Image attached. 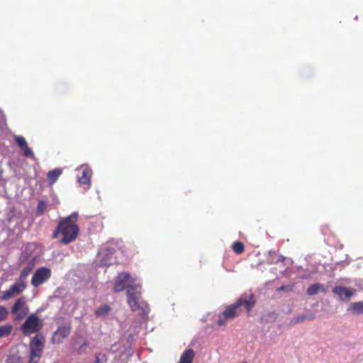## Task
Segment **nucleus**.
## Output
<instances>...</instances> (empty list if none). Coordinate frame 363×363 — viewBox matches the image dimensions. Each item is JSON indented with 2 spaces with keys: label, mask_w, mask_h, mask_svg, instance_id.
<instances>
[{
  "label": "nucleus",
  "mask_w": 363,
  "mask_h": 363,
  "mask_svg": "<svg viewBox=\"0 0 363 363\" xmlns=\"http://www.w3.org/2000/svg\"><path fill=\"white\" fill-rule=\"evenodd\" d=\"M133 281L130 279V274L126 272L119 273L115 279L113 291L115 292L122 291L127 288L128 303L132 311H138L142 306L140 301V286L133 284Z\"/></svg>",
  "instance_id": "1"
},
{
  "label": "nucleus",
  "mask_w": 363,
  "mask_h": 363,
  "mask_svg": "<svg viewBox=\"0 0 363 363\" xmlns=\"http://www.w3.org/2000/svg\"><path fill=\"white\" fill-rule=\"evenodd\" d=\"M255 303V299L252 294H242L236 303L228 306L222 313L219 314L217 324L219 326L225 325L228 320L233 319L241 313L240 306H245L249 311Z\"/></svg>",
  "instance_id": "2"
},
{
  "label": "nucleus",
  "mask_w": 363,
  "mask_h": 363,
  "mask_svg": "<svg viewBox=\"0 0 363 363\" xmlns=\"http://www.w3.org/2000/svg\"><path fill=\"white\" fill-rule=\"evenodd\" d=\"M77 218L78 214L75 212L65 218L58 223L52 237L57 238L59 235H61L62 238L60 242L65 245L73 242L79 233V228L75 223Z\"/></svg>",
  "instance_id": "3"
},
{
  "label": "nucleus",
  "mask_w": 363,
  "mask_h": 363,
  "mask_svg": "<svg viewBox=\"0 0 363 363\" xmlns=\"http://www.w3.org/2000/svg\"><path fill=\"white\" fill-rule=\"evenodd\" d=\"M45 337L42 334H37L30 342V357L28 363H38L42 356Z\"/></svg>",
  "instance_id": "4"
},
{
  "label": "nucleus",
  "mask_w": 363,
  "mask_h": 363,
  "mask_svg": "<svg viewBox=\"0 0 363 363\" xmlns=\"http://www.w3.org/2000/svg\"><path fill=\"white\" fill-rule=\"evenodd\" d=\"M43 328V321L35 314L30 315L21 327V331L26 335L37 333Z\"/></svg>",
  "instance_id": "5"
},
{
  "label": "nucleus",
  "mask_w": 363,
  "mask_h": 363,
  "mask_svg": "<svg viewBox=\"0 0 363 363\" xmlns=\"http://www.w3.org/2000/svg\"><path fill=\"white\" fill-rule=\"evenodd\" d=\"M27 298L25 296L18 298L11 308V313L15 315L16 319H23L29 312L27 306Z\"/></svg>",
  "instance_id": "6"
},
{
  "label": "nucleus",
  "mask_w": 363,
  "mask_h": 363,
  "mask_svg": "<svg viewBox=\"0 0 363 363\" xmlns=\"http://www.w3.org/2000/svg\"><path fill=\"white\" fill-rule=\"evenodd\" d=\"M70 343L73 352L77 354H85L89 347L88 340L81 335H74Z\"/></svg>",
  "instance_id": "7"
},
{
  "label": "nucleus",
  "mask_w": 363,
  "mask_h": 363,
  "mask_svg": "<svg viewBox=\"0 0 363 363\" xmlns=\"http://www.w3.org/2000/svg\"><path fill=\"white\" fill-rule=\"evenodd\" d=\"M26 288V281H16L8 290L0 291V299L9 300L20 294Z\"/></svg>",
  "instance_id": "8"
},
{
  "label": "nucleus",
  "mask_w": 363,
  "mask_h": 363,
  "mask_svg": "<svg viewBox=\"0 0 363 363\" xmlns=\"http://www.w3.org/2000/svg\"><path fill=\"white\" fill-rule=\"evenodd\" d=\"M51 276V271L46 267H41L38 269L33 275L31 284L34 286H38L45 281H47Z\"/></svg>",
  "instance_id": "9"
},
{
  "label": "nucleus",
  "mask_w": 363,
  "mask_h": 363,
  "mask_svg": "<svg viewBox=\"0 0 363 363\" xmlns=\"http://www.w3.org/2000/svg\"><path fill=\"white\" fill-rule=\"evenodd\" d=\"M114 254V248L106 247L101 249L99 252V259H100L101 264L103 266H110L114 263L116 258Z\"/></svg>",
  "instance_id": "10"
},
{
  "label": "nucleus",
  "mask_w": 363,
  "mask_h": 363,
  "mask_svg": "<svg viewBox=\"0 0 363 363\" xmlns=\"http://www.w3.org/2000/svg\"><path fill=\"white\" fill-rule=\"evenodd\" d=\"M332 291L337 295L340 300L348 301L355 294L356 289L350 287L336 286L333 288Z\"/></svg>",
  "instance_id": "11"
},
{
  "label": "nucleus",
  "mask_w": 363,
  "mask_h": 363,
  "mask_svg": "<svg viewBox=\"0 0 363 363\" xmlns=\"http://www.w3.org/2000/svg\"><path fill=\"white\" fill-rule=\"evenodd\" d=\"M70 332L71 328L69 325L60 326L52 335V342L53 344L62 342L63 340L69 335Z\"/></svg>",
  "instance_id": "12"
},
{
  "label": "nucleus",
  "mask_w": 363,
  "mask_h": 363,
  "mask_svg": "<svg viewBox=\"0 0 363 363\" xmlns=\"http://www.w3.org/2000/svg\"><path fill=\"white\" fill-rule=\"evenodd\" d=\"M82 176H79L78 181L82 184H89L90 183V177L91 175V170L87 167H82Z\"/></svg>",
  "instance_id": "13"
},
{
  "label": "nucleus",
  "mask_w": 363,
  "mask_h": 363,
  "mask_svg": "<svg viewBox=\"0 0 363 363\" xmlns=\"http://www.w3.org/2000/svg\"><path fill=\"white\" fill-rule=\"evenodd\" d=\"M347 311L354 315H358L363 313V301L352 303Z\"/></svg>",
  "instance_id": "14"
},
{
  "label": "nucleus",
  "mask_w": 363,
  "mask_h": 363,
  "mask_svg": "<svg viewBox=\"0 0 363 363\" xmlns=\"http://www.w3.org/2000/svg\"><path fill=\"white\" fill-rule=\"evenodd\" d=\"M320 292L325 293V289L324 286L319 283L310 285L306 291V293L308 296H313L318 294Z\"/></svg>",
  "instance_id": "15"
},
{
  "label": "nucleus",
  "mask_w": 363,
  "mask_h": 363,
  "mask_svg": "<svg viewBox=\"0 0 363 363\" xmlns=\"http://www.w3.org/2000/svg\"><path fill=\"white\" fill-rule=\"evenodd\" d=\"M194 354V352L192 349L186 350L182 354L178 363H192Z\"/></svg>",
  "instance_id": "16"
},
{
  "label": "nucleus",
  "mask_w": 363,
  "mask_h": 363,
  "mask_svg": "<svg viewBox=\"0 0 363 363\" xmlns=\"http://www.w3.org/2000/svg\"><path fill=\"white\" fill-rule=\"evenodd\" d=\"M62 174V171L60 169H55L54 170L50 171L48 173V179L49 181V184L50 185L53 184L59 177V176Z\"/></svg>",
  "instance_id": "17"
},
{
  "label": "nucleus",
  "mask_w": 363,
  "mask_h": 363,
  "mask_svg": "<svg viewBox=\"0 0 363 363\" xmlns=\"http://www.w3.org/2000/svg\"><path fill=\"white\" fill-rule=\"evenodd\" d=\"M34 264L33 263H29V264L25 267L21 272L20 274V281H25L28 276L30 274L33 269Z\"/></svg>",
  "instance_id": "18"
},
{
  "label": "nucleus",
  "mask_w": 363,
  "mask_h": 363,
  "mask_svg": "<svg viewBox=\"0 0 363 363\" xmlns=\"http://www.w3.org/2000/svg\"><path fill=\"white\" fill-rule=\"evenodd\" d=\"M111 311V307L108 305H103L100 307H99L95 311V314L98 317H104L108 314V313Z\"/></svg>",
  "instance_id": "19"
},
{
  "label": "nucleus",
  "mask_w": 363,
  "mask_h": 363,
  "mask_svg": "<svg viewBox=\"0 0 363 363\" xmlns=\"http://www.w3.org/2000/svg\"><path fill=\"white\" fill-rule=\"evenodd\" d=\"M12 325L9 323L0 326V337H4L9 335L12 331Z\"/></svg>",
  "instance_id": "20"
},
{
  "label": "nucleus",
  "mask_w": 363,
  "mask_h": 363,
  "mask_svg": "<svg viewBox=\"0 0 363 363\" xmlns=\"http://www.w3.org/2000/svg\"><path fill=\"white\" fill-rule=\"evenodd\" d=\"M107 358L106 356L101 353H96L95 354V363H106Z\"/></svg>",
  "instance_id": "21"
},
{
  "label": "nucleus",
  "mask_w": 363,
  "mask_h": 363,
  "mask_svg": "<svg viewBox=\"0 0 363 363\" xmlns=\"http://www.w3.org/2000/svg\"><path fill=\"white\" fill-rule=\"evenodd\" d=\"M233 248L235 253L240 254L244 251V245L240 242H235Z\"/></svg>",
  "instance_id": "22"
},
{
  "label": "nucleus",
  "mask_w": 363,
  "mask_h": 363,
  "mask_svg": "<svg viewBox=\"0 0 363 363\" xmlns=\"http://www.w3.org/2000/svg\"><path fill=\"white\" fill-rule=\"evenodd\" d=\"M15 140L17 143V144L21 147V148H23L24 147L27 146V143L25 138L22 136H16Z\"/></svg>",
  "instance_id": "23"
},
{
  "label": "nucleus",
  "mask_w": 363,
  "mask_h": 363,
  "mask_svg": "<svg viewBox=\"0 0 363 363\" xmlns=\"http://www.w3.org/2000/svg\"><path fill=\"white\" fill-rule=\"evenodd\" d=\"M9 312L6 307L0 306V322L6 319Z\"/></svg>",
  "instance_id": "24"
},
{
  "label": "nucleus",
  "mask_w": 363,
  "mask_h": 363,
  "mask_svg": "<svg viewBox=\"0 0 363 363\" xmlns=\"http://www.w3.org/2000/svg\"><path fill=\"white\" fill-rule=\"evenodd\" d=\"M47 208V203L45 201H40L38 203L37 209L40 213H43Z\"/></svg>",
  "instance_id": "25"
},
{
  "label": "nucleus",
  "mask_w": 363,
  "mask_h": 363,
  "mask_svg": "<svg viewBox=\"0 0 363 363\" xmlns=\"http://www.w3.org/2000/svg\"><path fill=\"white\" fill-rule=\"evenodd\" d=\"M22 150L23 151L24 156H26L27 157H34V154H33L32 150L28 145L24 147L23 148H22Z\"/></svg>",
  "instance_id": "26"
},
{
  "label": "nucleus",
  "mask_w": 363,
  "mask_h": 363,
  "mask_svg": "<svg viewBox=\"0 0 363 363\" xmlns=\"http://www.w3.org/2000/svg\"><path fill=\"white\" fill-rule=\"evenodd\" d=\"M306 319H308V318L306 317V315H301L297 316L295 318V323H301V322L304 321Z\"/></svg>",
  "instance_id": "27"
},
{
  "label": "nucleus",
  "mask_w": 363,
  "mask_h": 363,
  "mask_svg": "<svg viewBox=\"0 0 363 363\" xmlns=\"http://www.w3.org/2000/svg\"><path fill=\"white\" fill-rule=\"evenodd\" d=\"M291 289H292L291 286H286V285H283L278 289L279 291H291Z\"/></svg>",
  "instance_id": "28"
},
{
  "label": "nucleus",
  "mask_w": 363,
  "mask_h": 363,
  "mask_svg": "<svg viewBox=\"0 0 363 363\" xmlns=\"http://www.w3.org/2000/svg\"><path fill=\"white\" fill-rule=\"evenodd\" d=\"M6 363H21V362L16 359H9Z\"/></svg>",
  "instance_id": "29"
}]
</instances>
